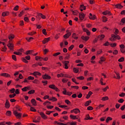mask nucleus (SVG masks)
<instances>
[{"label": "nucleus", "mask_w": 125, "mask_h": 125, "mask_svg": "<svg viewBox=\"0 0 125 125\" xmlns=\"http://www.w3.org/2000/svg\"><path fill=\"white\" fill-rule=\"evenodd\" d=\"M35 59L37 61L39 60V61H47L48 60V57L42 58L40 56H36L35 57Z\"/></svg>", "instance_id": "obj_1"}, {"label": "nucleus", "mask_w": 125, "mask_h": 125, "mask_svg": "<svg viewBox=\"0 0 125 125\" xmlns=\"http://www.w3.org/2000/svg\"><path fill=\"white\" fill-rule=\"evenodd\" d=\"M8 42L9 43L7 44V46L10 49L11 51H13V50H14V45L11 43V41H9Z\"/></svg>", "instance_id": "obj_2"}, {"label": "nucleus", "mask_w": 125, "mask_h": 125, "mask_svg": "<svg viewBox=\"0 0 125 125\" xmlns=\"http://www.w3.org/2000/svg\"><path fill=\"white\" fill-rule=\"evenodd\" d=\"M120 38L119 36L112 34L111 35V38H110V41H115V40H120Z\"/></svg>", "instance_id": "obj_3"}, {"label": "nucleus", "mask_w": 125, "mask_h": 125, "mask_svg": "<svg viewBox=\"0 0 125 125\" xmlns=\"http://www.w3.org/2000/svg\"><path fill=\"white\" fill-rule=\"evenodd\" d=\"M14 114L18 118V119H20L21 118V113H19L17 112V111L15 110L14 111Z\"/></svg>", "instance_id": "obj_4"}, {"label": "nucleus", "mask_w": 125, "mask_h": 125, "mask_svg": "<svg viewBox=\"0 0 125 125\" xmlns=\"http://www.w3.org/2000/svg\"><path fill=\"white\" fill-rule=\"evenodd\" d=\"M39 113L40 115L41 116L42 119H43L44 120H46V119H47V116H46L45 114L43 113V112H39Z\"/></svg>", "instance_id": "obj_5"}, {"label": "nucleus", "mask_w": 125, "mask_h": 125, "mask_svg": "<svg viewBox=\"0 0 125 125\" xmlns=\"http://www.w3.org/2000/svg\"><path fill=\"white\" fill-rule=\"evenodd\" d=\"M42 78H43V80H50V79H51V77H50V76L47 75V74L43 75Z\"/></svg>", "instance_id": "obj_6"}, {"label": "nucleus", "mask_w": 125, "mask_h": 125, "mask_svg": "<svg viewBox=\"0 0 125 125\" xmlns=\"http://www.w3.org/2000/svg\"><path fill=\"white\" fill-rule=\"evenodd\" d=\"M79 18L81 20H83V19H84V14L83 13H80Z\"/></svg>", "instance_id": "obj_7"}, {"label": "nucleus", "mask_w": 125, "mask_h": 125, "mask_svg": "<svg viewBox=\"0 0 125 125\" xmlns=\"http://www.w3.org/2000/svg\"><path fill=\"white\" fill-rule=\"evenodd\" d=\"M5 106V107L7 108H9V107H10V104H9V102L8 101V100H6Z\"/></svg>", "instance_id": "obj_8"}, {"label": "nucleus", "mask_w": 125, "mask_h": 125, "mask_svg": "<svg viewBox=\"0 0 125 125\" xmlns=\"http://www.w3.org/2000/svg\"><path fill=\"white\" fill-rule=\"evenodd\" d=\"M81 39L83 40V41H85V42H87V41H88V39H89V37L88 36H82Z\"/></svg>", "instance_id": "obj_9"}, {"label": "nucleus", "mask_w": 125, "mask_h": 125, "mask_svg": "<svg viewBox=\"0 0 125 125\" xmlns=\"http://www.w3.org/2000/svg\"><path fill=\"white\" fill-rule=\"evenodd\" d=\"M26 106H29L30 107V111H32V112H37V110L36 109L34 108V107H31L30 104H26Z\"/></svg>", "instance_id": "obj_10"}, {"label": "nucleus", "mask_w": 125, "mask_h": 125, "mask_svg": "<svg viewBox=\"0 0 125 125\" xmlns=\"http://www.w3.org/2000/svg\"><path fill=\"white\" fill-rule=\"evenodd\" d=\"M32 75H33L35 77H37V76H41L42 74L39 72H34Z\"/></svg>", "instance_id": "obj_11"}, {"label": "nucleus", "mask_w": 125, "mask_h": 125, "mask_svg": "<svg viewBox=\"0 0 125 125\" xmlns=\"http://www.w3.org/2000/svg\"><path fill=\"white\" fill-rule=\"evenodd\" d=\"M71 35V32L67 33L65 35L63 36V38H64V39H68V38H69Z\"/></svg>", "instance_id": "obj_12"}, {"label": "nucleus", "mask_w": 125, "mask_h": 125, "mask_svg": "<svg viewBox=\"0 0 125 125\" xmlns=\"http://www.w3.org/2000/svg\"><path fill=\"white\" fill-rule=\"evenodd\" d=\"M49 41H50V38H45L43 41H42V43H46V42H49Z\"/></svg>", "instance_id": "obj_13"}, {"label": "nucleus", "mask_w": 125, "mask_h": 125, "mask_svg": "<svg viewBox=\"0 0 125 125\" xmlns=\"http://www.w3.org/2000/svg\"><path fill=\"white\" fill-rule=\"evenodd\" d=\"M32 104H33V106H37V102H36V100L34 99H32L31 101Z\"/></svg>", "instance_id": "obj_14"}, {"label": "nucleus", "mask_w": 125, "mask_h": 125, "mask_svg": "<svg viewBox=\"0 0 125 125\" xmlns=\"http://www.w3.org/2000/svg\"><path fill=\"white\" fill-rule=\"evenodd\" d=\"M0 76L2 77H5L6 78H8V77H10V75L7 73H1Z\"/></svg>", "instance_id": "obj_15"}, {"label": "nucleus", "mask_w": 125, "mask_h": 125, "mask_svg": "<svg viewBox=\"0 0 125 125\" xmlns=\"http://www.w3.org/2000/svg\"><path fill=\"white\" fill-rule=\"evenodd\" d=\"M37 15L38 16H40L42 18V19H45L46 17L45 16L42 15V13H37Z\"/></svg>", "instance_id": "obj_16"}, {"label": "nucleus", "mask_w": 125, "mask_h": 125, "mask_svg": "<svg viewBox=\"0 0 125 125\" xmlns=\"http://www.w3.org/2000/svg\"><path fill=\"white\" fill-rule=\"evenodd\" d=\"M103 14H104V15H107V14H108V15H112V14L111 13V12L108 11H105L103 12Z\"/></svg>", "instance_id": "obj_17"}, {"label": "nucleus", "mask_w": 125, "mask_h": 125, "mask_svg": "<svg viewBox=\"0 0 125 125\" xmlns=\"http://www.w3.org/2000/svg\"><path fill=\"white\" fill-rule=\"evenodd\" d=\"M83 32H85L87 35V36H89L90 35V32L88 31L86 28H83Z\"/></svg>", "instance_id": "obj_18"}, {"label": "nucleus", "mask_w": 125, "mask_h": 125, "mask_svg": "<svg viewBox=\"0 0 125 125\" xmlns=\"http://www.w3.org/2000/svg\"><path fill=\"white\" fill-rule=\"evenodd\" d=\"M49 100L50 101H57V99L54 97H52V98H49Z\"/></svg>", "instance_id": "obj_19"}, {"label": "nucleus", "mask_w": 125, "mask_h": 125, "mask_svg": "<svg viewBox=\"0 0 125 125\" xmlns=\"http://www.w3.org/2000/svg\"><path fill=\"white\" fill-rule=\"evenodd\" d=\"M49 88H51L52 89H55L56 88V86L54 84H51L49 85Z\"/></svg>", "instance_id": "obj_20"}, {"label": "nucleus", "mask_w": 125, "mask_h": 125, "mask_svg": "<svg viewBox=\"0 0 125 125\" xmlns=\"http://www.w3.org/2000/svg\"><path fill=\"white\" fill-rule=\"evenodd\" d=\"M92 94V92L91 91H89L88 93V94L87 95V96L86 97V98L87 99H88V98H89V97H90V95H91Z\"/></svg>", "instance_id": "obj_21"}, {"label": "nucleus", "mask_w": 125, "mask_h": 125, "mask_svg": "<svg viewBox=\"0 0 125 125\" xmlns=\"http://www.w3.org/2000/svg\"><path fill=\"white\" fill-rule=\"evenodd\" d=\"M8 39L10 40V42H11V40L14 39V35L11 34L8 36Z\"/></svg>", "instance_id": "obj_22"}, {"label": "nucleus", "mask_w": 125, "mask_h": 125, "mask_svg": "<svg viewBox=\"0 0 125 125\" xmlns=\"http://www.w3.org/2000/svg\"><path fill=\"white\" fill-rule=\"evenodd\" d=\"M73 111L75 114H78V113H80V109H79L78 108L74 109Z\"/></svg>", "instance_id": "obj_23"}, {"label": "nucleus", "mask_w": 125, "mask_h": 125, "mask_svg": "<svg viewBox=\"0 0 125 125\" xmlns=\"http://www.w3.org/2000/svg\"><path fill=\"white\" fill-rule=\"evenodd\" d=\"M72 38L75 39V40H78V37L77 36V34L76 33H73L72 35Z\"/></svg>", "instance_id": "obj_24"}, {"label": "nucleus", "mask_w": 125, "mask_h": 125, "mask_svg": "<svg viewBox=\"0 0 125 125\" xmlns=\"http://www.w3.org/2000/svg\"><path fill=\"white\" fill-rule=\"evenodd\" d=\"M70 118H71V119H72V120H77L78 118H77L76 116H74L73 115H70Z\"/></svg>", "instance_id": "obj_25"}, {"label": "nucleus", "mask_w": 125, "mask_h": 125, "mask_svg": "<svg viewBox=\"0 0 125 125\" xmlns=\"http://www.w3.org/2000/svg\"><path fill=\"white\" fill-rule=\"evenodd\" d=\"M105 38V35L102 34L101 35H100L98 36V38L100 39V40H103Z\"/></svg>", "instance_id": "obj_26"}, {"label": "nucleus", "mask_w": 125, "mask_h": 125, "mask_svg": "<svg viewBox=\"0 0 125 125\" xmlns=\"http://www.w3.org/2000/svg\"><path fill=\"white\" fill-rule=\"evenodd\" d=\"M14 54H16V55H22V53L20 52H14Z\"/></svg>", "instance_id": "obj_27"}, {"label": "nucleus", "mask_w": 125, "mask_h": 125, "mask_svg": "<svg viewBox=\"0 0 125 125\" xmlns=\"http://www.w3.org/2000/svg\"><path fill=\"white\" fill-rule=\"evenodd\" d=\"M109 99V98L107 96H105L104 97H103L102 99V100L103 101H106V100H108Z\"/></svg>", "instance_id": "obj_28"}, {"label": "nucleus", "mask_w": 125, "mask_h": 125, "mask_svg": "<svg viewBox=\"0 0 125 125\" xmlns=\"http://www.w3.org/2000/svg\"><path fill=\"white\" fill-rule=\"evenodd\" d=\"M63 67L64 68V69H68V63H63Z\"/></svg>", "instance_id": "obj_29"}, {"label": "nucleus", "mask_w": 125, "mask_h": 125, "mask_svg": "<svg viewBox=\"0 0 125 125\" xmlns=\"http://www.w3.org/2000/svg\"><path fill=\"white\" fill-rule=\"evenodd\" d=\"M8 14H9V13H8V12H3L2 14V16L4 17V16H7V15H8Z\"/></svg>", "instance_id": "obj_30"}, {"label": "nucleus", "mask_w": 125, "mask_h": 125, "mask_svg": "<svg viewBox=\"0 0 125 125\" xmlns=\"http://www.w3.org/2000/svg\"><path fill=\"white\" fill-rule=\"evenodd\" d=\"M113 119L110 117H108L106 120V123H109V121H112Z\"/></svg>", "instance_id": "obj_31"}, {"label": "nucleus", "mask_w": 125, "mask_h": 125, "mask_svg": "<svg viewBox=\"0 0 125 125\" xmlns=\"http://www.w3.org/2000/svg\"><path fill=\"white\" fill-rule=\"evenodd\" d=\"M91 103V101H88L85 104V106H87L89 105V104Z\"/></svg>", "instance_id": "obj_32"}, {"label": "nucleus", "mask_w": 125, "mask_h": 125, "mask_svg": "<svg viewBox=\"0 0 125 125\" xmlns=\"http://www.w3.org/2000/svg\"><path fill=\"white\" fill-rule=\"evenodd\" d=\"M116 8H123V6H122L121 4H118L115 5Z\"/></svg>", "instance_id": "obj_33"}, {"label": "nucleus", "mask_w": 125, "mask_h": 125, "mask_svg": "<svg viewBox=\"0 0 125 125\" xmlns=\"http://www.w3.org/2000/svg\"><path fill=\"white\" fill-rule=\"evenodd\" d=\"M33 51V50H28L26 52V54L27 55H28V54H32Z\"/></svg>", "instance_id": "obj_34"}, {"label": "nucleus", "mask_w": 125, "mask_h": 125, "mask_svg": "<svg viewBox=\"0 0 125 125\" xmlns=\"http://www.w3.org/2000/svg\"><path fill=\"white\" fill-rule=\"evenodd\" d=\"M102 18H103V22H107V18H106L105 16H103Z\"/></svg>", "instance_id": "obj_35"}, {"label": "nucleus", "mask_w": 125, "mask_h": 125, "mask_svg": "<svg viewBox=\"0 0 125 125\" xmlns=\"http://www.w3.org/2000/svg\"><path fill=\"white\" fill-rule=\"evenodd\" d=\"M28 94H33V93H35V90H31L28 92Z\"/></svg>", "instance_id": "obj_36"}, {"label": "nucleus", "mask_w": 125, "mask_h": 125, "mask_svg": "<svg viewBox=\"0 0 125 125\" xmlns=\"http://www.w3.org/2000/svg\"><path fill=\"white\" fill-rule=\"evenodd\" d=\"M6 49H7V48H6V46H4V47L2 48V49L1 50V51L5 52L6 51Z\"/></svg>", "instance_id": "obj_37"}, {"label": "nucleus", "mask_w": 125, "mask_h": 125, "mask_svg": "<svg viewBox=\"0 0 125 125\" xmlns=\"http://www.w3.org/2000/svg\"><path fill=\"white\" fill-rule=\"evenodd\" d=\"M16 96V94L14 93L12 95H9L10 98H13L14 97H15Z\"/></svg>", "instance_id": "obj_38"}, {"label": "nucleus", "mask_w": 125, "mask_h": 125, "mask_svg": "<svg viewBox=\"0 0 125 125\" xmlns=\"http://www.w3.org/2000/svg\"><path fill=\"white\" fill-rule=\"evenodd\" d=\"M6 115L7 116H11V111H7L6 113Z\"/></svg>", "instance_id": "obj_39"}, {"label": "nucleus", "mask_w": 125, "mask_h": 125, "mask_svg": "<svg viewBox=\"0 0 125 125\" xmlns=\"http://www.w3.org/2000/svg\"><path fill=\"white\" fill-rule=\"evenodd\" d=\"M124 60H125V58L124 57H122L121 58L118 60L119 62H124Z\"/></svg>", "instance_id": "obj_40"}, {"label": "nucleus", "mask_w": 125, "mask_h": 125, "mask_svg": "<svg viewBox=\"0 0 125 125\" xmlns=\"http://www.w3.org/2000/svg\"><path fill=\"white\" fill-rule=\"evenodd\" d=\"M42 34H43V35H45V36L47 35V33H46V30H45V29H43L42 30Z\"/></svg>", "instance_id": "obj_41"}, {"label": "nucleus", "mask_w": 125, "mask_h": 125, "mask_svg": "<svg viewBox=\"0 0 125 125\" xmlns=\"http://www.w3.org/2000/svg\"><path fill=\"white\" fill-rule=\"evenodd\" d=\"M90 19H91L92 20H94L95 19L96 17L95 15H92V16L89 17Z\"/></svg>", "instance_id": "obj_42"}, {"label": "nucleus", "mask_w": 125, "mask_h": 125, "mask_svg": "<svg viewBox=\"0 0 125 125\" xmlns=\"http://www.w3.org/2000/svg\"><path fill=\"white\" fill-rule=\"evenodd\" d=\"M77 79H78V80H84V77L83 76H80V77H77Z\"/></svg>", "instance_id": "obj_43"}, {"label": "nucleus", "mask_w": 125, "mask_h": 125, "mask_svg": "<svg viewBox=\"0 0 125 125\" xmlns=\"http://www.w3.org/2000/svg\"><path fill=\"white\" fill-rule=\"evenodd\" d=\"M60 54H61V53L60 52H58V53H56L55 54H54L53 55V56H55V57H56V56H58V55H59Z\"/></svg>", "instance_id": "obj_44"}, {"label": "nucleus", "mask_w": 125, "mask_h": 125, "mask_svg": "<svg viewBox=\"0 0 125 125\" xmlns=\"http://www.w3.org/2000/svg\"><path fill=\"white\" fill-rule=\"evenodd\" d=\"M63 90L64 91H63V92H62L63 94H64L65 95H67V90H66V89L63 88Z\"/></svg>", "instance_id": "obj_45"}, {"label": "nucleus", "mask_w": 125, "mask_h": 125, "mask_svg": "<svg viewBox=\"0 0 125 125\" xmlns=\"http://www.w3.org/2000/svg\"><path fill=\"white\" fill-rule=\"evenodd\" d=\"M27 86H25V87H23V88H22L21 89V90L22 91H24V92H26V91H27Z\"/></svg>", "instance_id": "obj_46"}, {"label": "nucleus", "mask_w": 125, "mask_h": 125, "mask_svg": "<svg viewBox=\"0 0 125 125\" xmlns=\"http://www.w3.org/2000/svg\"><path fill=\"white\" fill-rule=\"evenodd\" d=\"M19 7V6L18 5L16 6L14 8V10H15V11H17V10H18Z\"/></svg>", "instance_id": "obj_47"}, {"label": "nucleus", "mask_w": 125, "mask_h": 125, "mask_svg": "<svg viewBox=\"0 0 125 125\" xmlns=\"http://www.w3.org/2000/svg\"><path fill=\"white\" fill-rule=\"evenodd\" d=\"M10 92L12 93H14V92H15V89L12 88V89L10 90Z\"/></svg>", "instance_id": "obj_48"}, {"label": "nucleus", "mask_w": 125, "mask_h": 125, "mask_svg": "<svg viewBox=\"0 0 125 125\" xmlns=\"http://www.w3.org/2000/svg\"><path fill=\"white\" fill-rule=\"evenodd\" d=\"M80 8H82V9H83L84 10H85V6H84L83 5H81L80 6Z\"/></svg>", "instance_id": "obj_49"}, {"label": "nucleus", "mask_w": 125, "mask_h": 125, "mask_svg": "<svg viewBox=\"0 0 125 125\" xmlns=\"http://www.w3.org/2000/svg\"><path fill=\"white\" fill-rule=\"evenodd\" d=\"M87 110H88L89 111H91V110H93V107H92V106H88L87 107Z\"/></svg>", "instance_id": "obj_50"}, {"label": "nucleus", "mask_w": 125, "mask_h": 125, "mask_svg": "<svg viewBox=\"0 0 125 125\" xmlns=\"http://www.w3.org/2000/svg\"><path fill=\"white\" fill-rule=\"evenodd\" d=\"M28 80H35V78L32 76H29L28 77Z\"/></svg>", "instance_id": "obj_51"}, {"label": "nucleus", "mask_w": 125, "mask_h": 125, "mask_svg": "<svg viewBox=\"0 0 125 125\" xmlns=\"http://www.w3.org/2000/svg\"><path fill=\"white\" fill-rule=\"evenodd\" d=\"M73 71L74 73H78L79 72V70L76 68H73Z\"/></svg>", "instance_id": "obj_52"}, {"label": "nucleus", "mask_w": 125, "mask_h": 125, "mask_svg": "<svg viewBox=\"0 0 125 125\" xmlns=\"http://www.w3.org/2000/svg\"><path fill=\"white\" fill-rule=\"evenodd\" d=\"M124 101H125V100H124V99H121L119 100H118L119 103H123Z\"/></svg>", "instance_id": "obj_53"}, {"label": "nucleus", "mask_w": 125, "mask_h": 125, "mask_svg": "<svg viewBox=\"0 0 125 125\" xmlns=\"http://www.w3.org/2000/svg\"><path fill=\"white\" fill-rule=\"evenodd\" d=\"M12 58L13 59V60L16 61V56L15 55H13L12 56Z\"/></svg>", "instance_id": "obj_54"}, {"label": "nucleus", "mask_w": 125, "mask_h": 125, "mask_svg": "<svg viewBox=\"0 0 125 125\" xmlns=\"http://www.w3.org/2000/svg\"><path fill=\"white\" fill-rule=\"evenodd\" d=\"M120 106H121V104H117L115 105V107L117 109H119L120 108Z\"/></svg>", "instance_id": "obj_55"}, {"label": "nucleus", "mask_w": 125, "mask_h": 125, "mask_svg": "<svg viewBox=\"0 0 125 125\" xmlns=\"http://www.w3.org/2000/svg\"><path fill=\"white\" fill-rule=\"evenodd\" d=\"M90 118V117H89V115L87 114L86 116V118H85V120H89Z\"/></svg>", "instance_id": "obj_56"}, {"label": "nucleus", "mask_w": 125, "mask_h": 125, "mask_svg": "<svg viewBox=\"0 0 125 125\" xmlns=\"http://www.w3.org/2000/svg\"><path fill=\"white\" fill-rule=\"evenodd\" d=\"M100 59L101 62H104V61H105V58L103 57H102Z\"/></svg>", "instance_id": "obj_57"}, {"label": "nucleus", "mask_w": 125, "mask_h": 125, "mask_svg": "<svg viewBox=\"0 0 125 125\" xmlns=\"http://www.w3.org/2000/svg\"><path fill=\"white\" fill-rule=\"evenodd\" d=\"M110 46H112V47H115V46H116V45H117V44H116V43H111L110 44Z\"/></svg>", "instance_id": "obj_58"}, {"label": "nucleus", "mask_w": 125, "mask_h": 125, "mask_svg": "<svg viewBox=\"0 0 125 125\" xmlns=\"http://www.w3.org/2000/svg\"><path fill=\"white\" fill-rule=\"evenodd\" d=\"M73 48H74V45H71V46L69 47L68 49H69V50H72V49H73Z\"/></svg>", "instance_id": "obj_59"}, {"label": "nucleus", "mask_w": 125, "mask_h": 125, "mask_svg": "<svg viewBox=\"0 0 125 125\" xmlns=\"http://www.w3.org/2000/svg\"><path fill=\"white\" fill-rule=\"evenodd\" d=\"M69 124L70 125H77L76 122H71Z\"/></svg>", "instance_id": "obj_60"}, {"label": "nucleus", "mask_w": 125, "mask_h": 125, "mask_svg": "<svg viewBox=\"0 0 125 125\" xmlns=\"http://www.w3.org/2000/svg\"><path fill=\"white\" fill-rule=\"evenodd\" d=\"M125 95V93H122L121 94L119 95V96H120V97H124Z\"/></svg>", "instance_id": "obj_61"}, {"label": "nucleus", "mask_w": 125, "mask_h": 125, "mask_svg": "<svg viewBox=\"0 0 125 125\" xmlns=\"http://www.w3.org/2000/svg\"><path fill=\"white\" fill-rule=\"evenodd\" d=\"M120 47L121 48V49H124V48H125V45H124V44L120 45Z\"/></svg>", "instance_id": "obj_62"}, {"label": "nucleus", "mask_w": 125, "mask_h": 125, "mask_svg": "<svg viewBox=\"0 0 125 125\" xmlns=\"http://www.w3.org/2000/svg\"><path fill=\"white\" fill-rule=\"evenodd\" d=\"M122 111H124L125 109V104L121 108Z\"/></svg>", "instance_id": "obj_63"}, {"label": "nucleus", "mask_w": 125, "mask_h": 125, "mask_svg": "<svg viewBox=\"0 0 125 125\" xmlns=\"http://www.w3.org/2000/svg\"><path fill=\"white\" fill-rule=\"evenodd\" d=\"M122 23H125V18H124L121 20Z\"/></svg>", "instance_id": "obj_64"}]
</instances>
